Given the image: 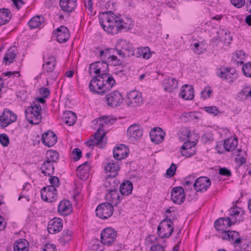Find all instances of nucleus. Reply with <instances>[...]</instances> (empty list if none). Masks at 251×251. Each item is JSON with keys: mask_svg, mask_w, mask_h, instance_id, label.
<instances>
[{"mask_svg": "<svg viewBox=\"0 0 251 251\" xmlns=\"http://www.w3.org/2000/svg\"><path fill=\"white\" fill-rule=\"evenodd\" d=\"M99 17L100 25L108 33L115 34L127 27L124 21L110 11L100 13Z\"/></svg>", "mask_w": 251, "mask_h": 251, "instance_id": "f257e3e1", "label": "nucleus"}, {"mask_svg": "<svg viewBox=\"0 0 251 251\" xmlns=\"http://www.w3.org/2000/svg\"><path fill=\"white\" fill-rule=\"evenodd\" d=\"M41 111V105L33 102L25 111L26 120L32 125H38L42 120Z\"/></svg>", "mask_w": 251, "mask_h": 251, "instance_id": "f03ea898", "label": "nucleus"}, {"mask_svg": "<svg viewBox=\"0 0 251 251\" xmlns=\"http://www.w3.org/2000/svg\"><path fill=\"white\" fill-rule=\"evenodd\" d=\"M173 231V222L167 217L163 220L157 227L158 234L162 239L169 238L172 235Z\"/></svg>", "mask_w": 251, "mask_h": 251, "instance_id": "7ed1b4c3", "label": "nucleus"}, {"mask_svg": "<svg viewBox=\"0 0 251 251\" xmlns=\"http://www.w3.org/2000/svg\"><path fill=\"white\" fill-rule=\"evenodd\" d=\"M113 206L109 203L100 204L96 209V216L101 219L105 220L110 217L113 213Z\"/></svg>", "mask_w": 251, "mask_h": 251, "instance_id": "20e7f679", "label": "nucleus"}, {"mask_svg": "<svg viewBox=\"0 0 251 251\" xmlns=\"http://www.w3.org/2000/svg\"><path fill=\"white\" fill-rule=\"evenodd\" d=\"M105 99L107 105L112 108L120 106L124 100L123 95L118 91H114L107 94Z\"/></svg>", "mask_w": 251, "mask_h": 251, "instance_id": "39448f33", "label": "nucleus"}, {"mask_svg": "<svg viewBox=\"0 0 251 251\" xmlns=\"http://www.w3.org/2000/svg\"><path fill=\"white\" fill-rule=\"evenodd\" d=\"M105 136V133L103 129L100 127L94 135V139H90L85 142V144L88 147H94L96 145L100 148H103L105 145L103 140Z\"/></svg>", "mask_w": 251, "mask_h": 251, "instance_id": "423d86ee", "label": "nucleus"}, {"mask_svg": "<svg viewBox=\"0 0 251 251\" xmlns=\"http://www.w3.org/2000/svg\"><path fill=\"white\" fill-rule=\"evenodd\" d=\"M101 242L105 245L110 246L116 240L117 232L111 227L102 230L100 234Z\"/></svg>", "mask_w": 251, "mask_h": 251, "instance_id": "0eeeda50", "label": "nucleus"}, {"mask_svg": "<svg viewBox=\"0 0 251 251\" xmlns=\"http://www.w3.org/2000/svg\"><path fill=\"white\" fill-rule=\"evenodd\" d=\"M217 75L223 79L233 83L237 78V73L234 68L227 67L224 70L219 69L217 70Z\"/></svg>", "mask_w": 251, "mask_h": 251, "instance_id": "6e6552de", "label": "nucleus"}, {"mask_svg": "<svg viewBox=\"0 0 251 251\" xmlns=\"http://www.w3.org/2000/svg\"><path fill=\"white\" fill-rule=\"evenodd\" d=\"M42 199L48 202H52L55 201L57 196V190L54 186H47L41 190Z\"/></svg>", "mask_w": 251, "mask_h": 251, "instance_id": "1a4fd4ad", "label": "nucleus"}, {"mask_svg": "<svg viewBox=\"0 0 251 251\" xmlns=\"http://www.w3.org/2000/svg\"><path fill=\"white\" fill-rule=\"evenodd\" d=\"M98 78L101 79L99 82L100 85L102 84L103 89L105 90V93L110 90L116 84L113 77L108 74V72L98 75Z\"/></svg>", "mask_w": 251, "mask_h": 251, "instance_id": "9d476101", "label": "nucleus"}, {"mask_svg": "<svg viewBox=\"0 0 251 251\" xmlns=\"http://www.w3.org/2000/svg\"><path fill=\"white\" fill-rule=\"evenodd\" d=\"M17 120V115L11 110L4 109L0 116V125L2 127H5L11 123Z\"/></svg>", "mask_w": 251, "mask_h": 251, "instance_id": "9b49d317", "label": "nucleus"}, {"mask_svg": "<svg viewBox=\"0 0 251 251\" xmlns=\"http://www.w3.org/2000/svg\"><path fill=\"white\" fill-rule=\"evenodd\" d=\"M211 180L206 176L198 178L193 184L195 190L198 192H203L207 190L211 185Z\"/></svg>", "mask_w": 251, "mask_h": 251, "instance_id": "f8f14e48", "label": "nucleus"}, {"mask_svg": "<svg viewBox=\"0 0 251 251\" xmlns=\"http://www.w3.org/2000/svg\"><path fill=\"white\" fill-rule=\"evenodd\" d=\"M171 200L176 204H181L185 200L184 189L180 186L175 187L171 192Z\"/></svg>", "mask_w": 251, "mask_h": 251, "instance_id": "ddd939ff", "label": "nucleus"}, {"mask_svg": "<svg viewBox=\"0 0 251 251\" xmlns=\"http://www.w3.org/2000/svg\"><path fill=\"white\" fill-rule=\"evenodd\" d=\"M93 71L98 75L108 72V64L104 60L92 63L89 66V73L91 74Z\"/></svg>", "mask_w": 251, "mask_h": 251, "instance_id": "4468645a", "label": "nucleus"}, {"mask_svg": "<svg viewBox=\"0 0 251 251\" xmlns=\"http://www.w3.org/2000/svg\"><path fill=\"white\" fill-rule=\"evenodd\" d=\"M143 135V130L140 126L133 124L127 129V135L131 141H135L140 139Z\"/></svg>", "mask_w": 251, "mask_h": 251, "instance_id": "2eb2a0df", "label": "nucleus"}, {"mask_svg": "<svg viewBox=\"0 0 251 251\" xmlns=\"http://www.w3.org/2000/svg\"><path fill=\"white\" fill-rule=\"evenodd\" d=\"M222 238L232 242L234 246L239 245L242 242V239L240 237L239 232L233 230L224 231Z\"/></svg>", "mask_w": 251, "mask_h": 251, "instance_id": "dca6fc26", "label": "nucleus"}, {"mask_svg": "<svg viewBox=\"0 0 251 251\" xmlns=\"http://www.w3.org/2000/svg\"><path fill=\"white\" fill-rule=\"evenodd\" d=\"M101 79L98 78V75L94 77L90 81L89 88L91 92L94 94L102 95L105 94V90L103 89L102 84L100 85Z\"/></svg>", "mask_w": 251, "mask_h": 251, "instance_id": "f3484780", "label": "nucleus"}, {"mask_svg": "<svg viewBox=\"0 0 251 251\" xmlns=\"http://www.w3.org/2000/svg\"><path fill=\"white\" fill-rule=\"evenodd\" d=\"M128 104L132 107H136L140 105L143 100L141 94L136 91L129 92L127 95Z\"/></svg>", "mask_w": 251, "mask_h": 251, "instance_id": "a211bd4d", "label": "nucleus"}, {"mask_svg": "<svg viewBox=\"0 0 251 251\" xmlns=\"http://www.w3.org/2000/svg\"><path fill=\"white\" fill-rule=\"evenodd\" d=\"M108 193L106 194L107 199L114 206H116L121 201V197L118 193V186L110 187Z\"/></svg>", "mask_w": 251, "mask_h": 251, "instance_id": "6ab92c4d", "label": "nucleus"}, {"mask_svg": "<svg viewBox=\"0 0 251 251\" xmlns=\"http://www.w3.org/2000/svg\"><path fill=\"white\" fill-rule=\"evenodd\" d=\"M42 142L43 144L48 147H52L57 142V138L56 134L50 130L45 132L42 136Z\"/></svg>", "mask_w": 251, "mask_h": 251, "instance_id": "aec40b11", "label": "nucleus"}, {"mask_svg": "<svg viewBox=\"0 0 251 251\" xmlns=\"http://www.w3.org/2000/svg\"><path fill=\"white\" fill-rule=\"evenodd\" d=\"M150 136L153 143L159 144L163 141L165 133L160 127H155L151 130Z\"/></svg>", "mask_w": 251, "mask_h": 251, "instance_id": "412c9836", "label": "nucleus"}, {"mask_svg": "<svg viewBox=\"0 0 251 251\" xmlns=\"http://www.w3.org/2000/svg\"><path fill=\"white\" fill-rule=\"evenodd\" d=\"M54 34L56 40L59 43L66 42L70 36L68 29L64 26H61L57 28Z\"/></svg>", "mask_w": 251, "mask_h": 251, "instance_id": "4be33fe9", "label": "nucleus"}, {"mask_svg": "<svg viewBox=\"0 0 251 251\" xmlns=\"http://www.w3.org/2000/svg\"><path fill=\"white\" fill-rule=\"evenodd\" d=\"M233 224V223L230 218L222 217L215 221L214 227L217 230L222 231L224 232L225 231V229L230 227Z\"/></svg>", "mask_w": 251, "mask_h": 251, "instance_id": "5701e85b", "label": "nucleus"}, {"mask_svg": "<svg viewBox=\"0 0 251 251\" xmlns=\"http://www.w3.org/2000/svg\"><path fill=\"white\" fill-rule=\"evenodd\" d=\"M63 227V221L59 218H54L50 221L48 230L49 233L54 234L61 230Z\"/></svg>", "mask_w": 251, "mask_h": 251, "instance_id": "b1692460", "label": "nucleus"}, {"mask_svg": "<svg viewBox=\"0 0 251 251\" xmlns=\"http://www.w3.org/2000/svg\"><path fill=\"white\" fill-rule=\"evenodd\" d=\"M73 211L71 202L67 200H62L58 205V212L63 216H68Z\"/></svg>", "mask_w": 251, "mask_h": 251, "instance_id": "393cba45", "label": "nucleus"}, {"mask_svg": "<svg viewBox=\"0 0 251 251\" xmlns=\"http://www.w3.org/2000/svg\"><path fill=\"white\" fill-rule=\"evenodd\" d=\"M90 169V167L88 161H86L79 165L76 170L77 177L83 181L87 180L89 176V171Z\"/></svg>", "mask_w": 251, "mask_h": 251, "instance_id": "a878e982", "label": "nucleus"}, {"mask_svg": "<svg viewBox=\"0 0 251 251\" xmlns=\"http://www.w3.org/2000/svg\"><path fill=\"white\" fill-rule=\"evenodd\" d=\"M59 5L61 9L65 12L71 13L77 6L76 0H60Z\"/></svg>", "mask_w": 251, "mask_h": 251, "instance_id": "bb28decb", "label": "nucleus"}, {"mask_svg": "<svg viewBox=\"0 0 251 251\" xmlns=\"http://www.w3.org/2000/svg\"><path fill=\"white\" fill-rule=\"evenodd\" d=\"M119 170L120 167L118 162H115L113 160L108 163L105 167V172L109 173L107 176L112 178L118 175Z\"/></svg>", "mask_w": 251, "mask_h": 251, "instance_id": "cd10ccee", "label": "nucleus"}, {"mask_svg": "<svg viewBox=\"0 0 251 251\" xmlns=\"http://www.w3.org/2000/svg\"><path fill=\"white\" fill-rule=\"evenodd\" d=\"M164 90L166 92H172L178 86V81L174 77H168L163 80Z\"/></svg>", "mask_w": 251, "mask_h": 251, "instance_id": "c85d7f7f", "label": "nucleus"}, {"mask_svg": "<svg viewBox=\"0 0 251 251\" xmlns=\"http://www.w3.org/2000/svg\"><path fill=\"white\" fill-rule=\"evenodd\" d=\"M113 153V157L117 161L124 159L128 154L127 149L124 145H121L120 146L114 148Z\"/></svg>", "mask_w": 251, "mask_h": 251, "instance_id": "c756f323", "label": "nucleus"}, {"mask_svg": "<svg viewBox=\"0 0 251 251\" xmlns=\"http://www.w3.org/2000/svg\"><path fill=\"white\" fill-rule=\"evenodd\" d=\"M180 96L185 100H192L194 98V88L188 84L183 85L181 89Z\"/></svg>", "mask_w": 251, "mask_h": 251, "instance_id": "7c9ffc66", "label": "nucleus"}, {"mask_svg": "<svg viewBox=\"0 0 251 251\" xmlns=\"http://www.w3.org/2000/svg\"><path fill=\"white\" fill-rule=\"evenodd\" d=\"M238 143L236 138L230 137L224 141L223 146L226 151H232L236 149Z\"/></svg>", "mask_w": 251, "mask_h": 251, "instance_id": "2f4dec72", "label": "nucleus"}, {"mask_svg": "<svg viewBox=\"0 0 251 251\" xmlns=\"http://www.w3.org/2000/svg\"><path fill=\"white\" fill-rule=\"evenodd\" d=\"M41 172L45 176H51L54 174V164L50 162L49 161L45 160L41 167Z\"/></svg>", "mask_w": 251, "mask_h": 251, "instance_id": "473e14b6", "label": "nucleus"}, {"mask_svg": "<svg viewBox=\"0 0 251 251\" xmlns=\"http://www.w3.org/2000/svg\"><path fill=\"white\" fill-rule=\"evenodd\" d=\"M44 63L43 67L45 71L47 73L52 72L55 67L56 60L54 56H50L46 59L44 58Z\"/></svg>", "mask_w": 251, "mask_h": 251, "instance_id": "72a5a7b5", "label": "nucleus"}, {"mask_svg": "<svg viewBox=\"0 0 251 251\" xmlns=\"http://www.w3.org/2000/svg\"><path fill=\"white\" fill-rule=\"evenodd\" d=\"M11 17L12 14L9 9L6 8L0 9V25L8 23Z\"/></svg>", "mask_w": 251, "mask_h": 251, "instance_id": "f704fd0d", "label": "nucleus"}, {"mask_svg": "<svg viewBox=\"0 0 251 251\" xmlns=\"http://www.w3.org/2000/svg\"><path fill=\"white\" fill-rule=\"evenodd\" d=\"M133 189L132 183L128 180L123 182L120 185L119 191L122 195L128 196L130 194Z\"/></svg>", "mask_w": 251, "mask_h": 251, "instance_id": "c9c22d12", "label": "nucleus"}, {"mask_svg": "<svg viewBox=\"0 0 251 251\" xmlns=\"http://www.w3.org/2000/svg\"><path fill=\"white\" fill-rule=\"evenodd\" d=\"M151 51L150 49L148 47L139 48L136 50L135 56L137 57H142L144 59H148L151 57Z\"/></svg>", "mask_w": 251, "mask_h": 251, "instance_id": "e433bc0d", "label": "nucleus"}, {"mask_svg": "<svg viewBox=\"0 0 251 251\" xmlns=\"http://www.w3.org/2000/svg\"><path fill=\"white\" fill-rule=\"evenodd\" d=\"M65 123L69 126L73 125L76 122V116L72 111H68L64 113L63 117Z\"/></svg>", "mask_w": 251, "mask_h": 251, "instance_id": "4c0bfd02", "label": "nucleus"}, {"mask_svg": "<svg viewBox=\"0 0 251 251\" xmlns=\"http://www.w3.org/2000/svg\"><path fill=\"white\" fill-rule=\"evenodd\" d=\"M27 242L25 239H20L15 242L13 245L14 251H28Z\"/></svg>", "mask_w": 251, "mask_h": 251, "instance_id": "58836bf2", "label": "nucleus"}, {"mask_svg": "<svg viewBox=\"0 0 251 251\" xmlns=\"http://www.w3.org/2000/svg\"><path fill=\"white\" fill-rule=\"evenodd\" d=\"M44 21V17L42 16H36L28 22V25L31 29L38 27Z\"/></svg>", "mask_w": 251, "mask_h": 251, "instance_id": "ea45409f", "label": "nucleus"}, {"mask_svg": "<svg viewBox=\"0 0 251 251\" xmlns=\"http://www.w3.org/2000/svg\"><path fill=\"white\" fill-rule=\"evenodd\" d=\"M59 154L55 151L53 150L49 151L47 152L46 157L45 158L46 161H49L50 162L54 163L57 162L59 159Z\"/></svg>", "mask_w": 251, "mask_h": 251, "instance_id": "a19ab883", "label": "nucleus"}, {"mask_svg": "<svg viewBox=\"0 0 251 251\" xmlns=\"http://www.w3.org/2000/svg\"><path fill=\"white\" fill-rule=\"evenodd\" d=\"M238 96L240 99H248L251 98V87L245 86L238 93Z\"/></svg>", "mask_w": 251, "mask_h": 251, "instance_id": "79ce46f5", "label": "nucleus"}, {"mask_svg": "<svg viewBox=\"0 0 251 251\" xmlns=\"http://www.w3.org/2000/svg\"><path fill=\"white\" fill-rule=\"evenodd\" d=\"M72 235V231L69 229L64 230L59 239L60 243L64 246L71 240Z\"/></svg>", "mask_w": 251, "mask_h": 251, "instance_id": "37998d69", "label": "nucleus"}, {"mask_svg": "<svg viewBox=\"0 0 251 251\" xmlns=\"http://www.w3.org/2000/svg\"><path fill=\"white\" fill-rule=\"evenodd\" d=\"M15 58L16 54L13 51H10L5 54L3 58V62L6 65H9L15 60Z\"/></svg>", "mask_w": 251, "mask_h": 251, "instance_id": "c03bdc74", "label": "nucleus"}, {"mask_svg": "<svg viewBox=\"0 0 251 251\" xmlns=\"http://www.w3.org/2000/svg\"><path fill=\"white\" fill-rule=\"evenodd\" d=\"M123 49L125 51V52L124 53L125 56L131 57L132 56H135L136 51L134 50L131 46L128 45L127 47H123Z\"/></svg>", "mask_w": 251, "mask_h": 251, "instance_id": "a18cd8bd", "label": "nucleus"}, {"mask_svg": "<svg viewBox=\"0 0 251 251\" xmlns=\"http://www.w3.org/2000/svg\"><path fill=\"white\" fill-rule=\"evenodd\" d=\"M180 151L181 153V155L185 157H190L193 155H194L196 153L195 149H187L185 148V149H180Z\"/></svg>", "mask_w": 251, "mask_h": 251, "instance_id": "49530a36", "label": "nucleus"}, {"mask_svg": "<svg viewBox=\"0 0 251 251\" xmlns=\"http://www.w3.org/2000/svg\"><path fill=\"white\" fill-rule=\"evenodd\" d=\"M242 71L246 76L251 77V62L247 63L243 66Z\"/></svg>", "mask_w": 251, "mask_h": 251, "instance_id": "de8ad7c7", "label": "nucleus"}, {"mask_svg": "<svg viewBox=\"0 0 251 251\" xmlns=\"http://www.w3.org/2000/svg\"><path fill=\"white\" fill-rule=\"evenodd\" d=\"M177 168V166L174 163H172L170 167L167 170L166 172V176L168 177H172L173 176L175 173Z\"/></svg>", "mask_w": 251, "mask_h": 251, "instance_id": "09e8293b", "label": "nucleus"}, {"mask_svg": "<svg viewBox=\"0 0 251 251\" xmlns=\"http://www.w3.org/2000/svg\"><path fill=\"white\" fill-rule=\"evenodd\" d=\"M0 143L4 147H7L9 144V138L5 133L0 134Z\"/></svg>", "mask_w": 251, "mask_h": 251, "instance_id": "8fccbe9b", "label": "nucleus"}, {"mask_svg": "<svg viewBox=\"0 0 251 251\" xmlns=\"http://www.w3.org/2000/svg\"><path fill=\"white\" fill-rule=\"evenodd\" d=\"M72 159L75 161H77L80 159L82 156V152L78 148H75L72 151Z\"/></svg>", "mask_w": 251, "mask_h": 251, "instance_id": "3c124183", "label": "nucleus"}, {"mask_svg": "<svg viewBox=\"0 0 251 251\" xmlns=\"http://www.w3.org/2000/svg\"><path fill=\"white\" fill-rule=\"evenodd\" d=\"M203 109L205 111L208 113L213 114L214 116L217 115L220 113L219 110L216 106H205Z\"/></svg>", "mask_w": 251, "mask_h": 251, "instance_id": "603ef678", "label": "nucleus"}, {"mask_svg": "<svg viewBox=\"0 0 251 251\" xmlns=\"http://www.w3.org/2000/svg\"><path fill=\"white\" fill-rule=\"evenodd\" d=\"M212 93V91L210 87H205L201 92V97L203 99H206L209 98L211 94Z\"/></svg>", "mask_w": 251, "mask_h": 251, "instance_id": "864d4df0", "label": "nucleus"}, {"mask_svg": "<svg viewBox=\"0 0 251 251\" xmlns=\"http://www.w3.org/2000/svg\"><path fill=\"white\" fill-rule=\"evenodd\" d=\"M108 59L111 60L112 64L114 66L120 65L122 63V61L120 59H118L117 57L114 55H109V56L108 57Z\"/></svg>", "mask_w": 251, "mask_h": 251, "instance_id": "5fc2aeb1", "label": "nucleus"}, {"mask_svg": "<svg viewBox=\"0 0 251 251\" xmlns=\"http://www.w3.org/2000/svg\"><path fill=\"white\" fill-rule=\"evenodd\" d=\"M111 50V49H106L105 50H100V57L101 59H105L106 57L108 58V57L111 55L109 53Z\"/></svg>", "mask_w": 251, "mask_h": 251, "instance_id": "6e6d98bb", "label": "nucleus"}, {"mask_svg": "<svg viewBox=\"0 0 251 251\" xmlns=\"http://www.w3.org/2000/svg\"><path fill=\"white\" fill-rule=\"evenodd\" d=\"M85 6L88 10V14L89 15L93 14V3L92 0H87L85 1Z\"/></svg>", "mask_w": 251, "mask_h": 251, "instance_id": "4d7b16f0", "label": "nucleus"}, {"mask_svg": "<svg viewBox=\"0 0 251 251\" xmlns=\"http://www.w3.org/2000/svg\"><path fill=\"white\" fill-rule=\"evenodd\" d=\"M231 3L237 8H241L245 3V0H230Z\"/></svg>", "mask_w": 251, "mask_h": 251, "instance_id": "13d9d810", "label": "nucleus"}, {"mask_svg": "<svg viewBox=\"0 0 251 251\" xmlns=\"http://www.w3.org/2000/svg\"><path fill=\"white\" fill-rule=\"evenodd\" d=\"M50 176V178L49 180L50 184H51L50 186H54L55 188V187H58L59 183V180L58 178L56 176H52V175Z\"/></svg>", "mask_w": 251, "mask_h": 251, "instance_id": "bf43d9fd", "label": "nucleus"}, {"mask_svg": "<svg viewBox=\"0 0 251 251\" xmlns=\"http://www.w3.org/2000/svg\"><path fill=\"white\" fill-rule=\"evenodd\" d=\"M195 143L194 142H190L189 139L185 142L183 145L181 147V149H195Z\"/></svg>", "mask_w": 251, "mask_h": 251, "instance_id": "052dcab7", "label": "nucleus"}, {"mask_svg": "<svg viewBox=\"0 0 251 251\" xmlns=\"http://www.w3.org/2000/svg\"><path fill=\"white\" fill-rule=\"evenodd\" d=\"M39 91L40 94L44 98H48L50 94V90L48 88H40Z\"/></svg>", "mask_w": 251, "mask_h": 251, "instance_id": "680f3d73", "label": "nucleus"}, {"mask_svg": "<svg viewBox=\"0 0 251 251\" xmlns=\"http://www.w3.org/2000/svg\"><path fill=\"white\" fill-rule=\"evenodd\" d=\"M219 174L221 175L229 176H231V173L229 170L226 168H221L219 169Z\"/></svg>", "mask_w": 251, "mask_h": 251, "instance_id": "e2e57ef3", "label": "nucleus"}, {"mask_svg": "<svg viewBox=\"0 0 251 251\" xmlns=\"http://www.w3.org/2000/svg\"><path fill=\"white\" fill-rule=\"evenodd\" d=\"M43 251H56V247L53 244H46L44 246Z\"/></svg>", "mask_w": 251, "mask_h": 251, "instance_id": "0e129e2a", "label": "nucleus"}, {"mask_svg": "<svg viewBox=\"0 0 251 251\" xmlns=\"http://www.w3.org/2000/svg\"><path fill=\"white\" fill-rule=\"evenodd\" d=\"M150 251H165L164 247L160 244H155L152 246Z\"/></svg>", "mask_w": 251, "mask_h": 251, "instance_id": "69168bd1", "label": "nucleus"}, {"mask_svg": "<svg viewBox=\"0 0 251 251\" xmlns=\"http://www.w3.org/2000/svg\"><path fill=\"white\" fill-rule=\"evenodd\" d=\"M235 160L236 163L240 166H241L246 163L245 158L242 155H240L239 154H238V156L235 158Z\"/></svg>", "mask_w": 251, "mask_h": 251, "instance_id": "338daca9", "label": "nucleus"}, {"mask_svg": "<svg viewBox=\"0 0 251 251\" xmlns=\"http://www.w3.org/2000/svg\"><path fill=\"white\" fill-rule=\"evenodd\" d=\"M193 51L197 54H201L202 52V48L200 47L199 43H196L194 44Z\"/></svg>", "mask_w": 251, "mask_h": 251, "instance_id": "774afa93", "label": "nucleus"}]
</instances>
